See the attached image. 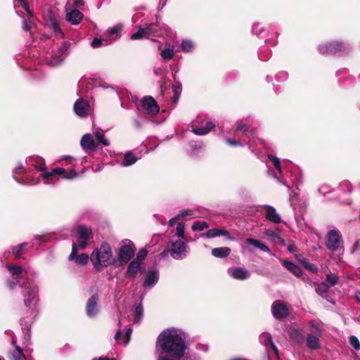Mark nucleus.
<instances>
[{
	"label": "nucleus",
	"mask_w": 360,
	"mask_h": 360,
	"mask_svg": "<svg viewBox=\"0 0 360 360\" xmlns=\"http://www.w3.org/2000/svg\"><path fill=\"white\" fill-rule=\"evenodd\" d=\"M27 167L19 163L13 171V178L22 185H36L41 179L46 185L56 186L59 178L72 180L79 176V174L73 169L66 170L63 167H56L46 172L44 159L38 155H32L26 159Z\"/></svg>",
	"instance_id": "1"
},
{
	"label": "nucleus",
	"mask_w": 360,
	"mask_h": 360,
	"mask_svg": "<svg viewBox=\"0 0 360 360\" xmlns=\"http://www.w3.org/2000/svg\"><path fill=\"white\" fill-rule=\"evenodd\" d=\"M6 269L12 277V281H7L9 289L13 290L17 285L21 288L24 305L28 308L29 314V316L22 319L21 326L22 330H30L32 320L37 315V304L39 301L38 286L33 281L25 278L26 271L21 266L7 264Z\"/></svg>",
	"instance_id": "2"
},
{
	"label": "nucleus",
	"mask_w": 360,
	"mask_h": 360,
	"mask_svg": "<svg viewBox=\"0 0 360 360\" xmlns=\"http://www.w3.org/2000/svg\"><path fill=\"white\" fill-rule=\"evenodd\" d=\"M187 333L177 328H169L162 330L157 338L156 348L163 354L180 359L186 349Z\"/></svg>",
	"instance_id": "3"
},
{
	"label": "nucleus",
	"mask_w": 360,
	"mask_h": 360,
	"mask_svg": "<svg viewBox=\"0 0 360 360\" xmlns=\"http://www.w3.org/2000/svg\"><path fill=\"white\" fill-rule=\"evenodd\" d=\"M94 267L101 271L104 267L118 266V261L114 257L112 248L108 243H102L99 248L94 250L91 255Z\"/></svg>",
	"instance_id": "4"
},
{
	"label": "nucleus",
	"mask_w": 360,
	"mask_h": 360,
	"mask_svg": "<svg viewBox=\"0 0 360 360\" xmlns=\"http://www.w3.org/2000/svg\"><path fill=\"white\" fill-rule=\"evenodd\" d=\"M248 147L251 150V151L259 158L262 162L266 163V167H268V173L270 175L278 181L285 185L287 188H290V185L286 182L283 181L280 179L281 175L282 174L281 171V162L278 158L272 155L268 154L267 155H260L259 149L253 148L252 145L248 143Z\"/></svg>",
	"instance_id": "5"
},
{
	"label": "nucleus",
	"mask_w": 360,
	"mask_h": 360,
	"mask_svg": "<svg viewBox=\"0 0 360 360\" xmlns=\"http://www.w3.org/2000/svg\"><path fill=\"white\" fill-rule=\"evenodd\" d=\"M189 248L184 240L171 241L168 249L164 250L162 255H167L169 253L174 259L180 260L184 259L188 252Z\"/></svg>",
	"instance_id": "6"
},
{
	"label": "nucleus",
	"mask_w": 360,
	"mask_h": 360,
	"mask_svg": "<svg viewBox=\"0 0 360 360\" xmlns=\"http://www.w3.org/2000/svg\"><path fill=\"white\" fill-rule=\"evenodd\" d=\"M134 255V245L131 240H126L119 249L118 266L120 263H128Z\"/></svg>",
	"instance_id": "7"
},
{
	"label": "nucleus",
	"mask_w": 360,
	"mask_h": 360,
	"mask_svg": "<svg viewBox=\"0 0 360 360\" xmlns=\"http://www.w3.org/2000/svg\"><path fill=\"white\" fill-rule=\"evenodd\" d=\"M77 234L78 238L75 243L77 245L78 248L84 249L93 237L91 229L85 226H79L77 228Z\"/></svg>",
	"instance_id": "8"
},
{
	"label": "nucleus",
	"mask_w": 360,
	"mask_h": 360,
	"mask_svg": "<svg viewBox=\"0 0 360 360\" xmlns=\"http://www.w3.org/2000/svg\"><path fill=\"white\" fill-rule=\"evenodd\" d=\"M326 248L333 252L338 250L341 247V235L338 230H330L326 238Z\"/></svg>",
	"instance_id": "9"
},
{
	"label": "nucleus",
	"mask_w": 360,
	"mask_h": 360,
	"mask_svg": "<svg viewBox=\"0 0 360 360\" xmlns=\"http://www.w3.org/2000/svg\"><path fill=\"white\" fill-rule=\"evenodd\" d=\"M348 47L342 43L334 41L321 44L319 51L323 54H335L347 51Z\"/></svg>",
	"instance_id": "10"
},
{
	"label": "nucleus",
	"mask_w": 360,
	"mask_h": 360,
	"mask_svg": "<svg viewBox=\"0 0 360 360\" xmlns=\"http://www.w3.org/2000/svg\"><path fill=\"white\" fill-rule=\"evenodd\" d=\"M70 44L68 41H64L63 44L58 48L56 53L52 58L47 60L46 63L50 66H56L60 65L68 55V51Z\"/></svg>",
	"instance_id": "11"
},
{
	"label": "nucleus",
	"mask_w": 360,
	"mask_h": 360,
	"mask_svg": "<svg viewBox=\"0 0 360 360\" xmlns=\"http://www.w3.org/2000/svg\"><path fill=\"white\" fill-rule=\"evenodd\" d=\"M141 105L143 109L147 114L154 116L160 110V108L152 96H145L141 101Z\"/></svg>",
	"instance_id": "12"
},
{
	"label": "nucleus",
	"mask_w": 360,
	"mask_h": 360,
	"mask_svg": "<svg viewBox=\"0 0 360 360\" xmlns=\"http://www.w3.org/2000/svg\"><path fill=\"white\" fill-rule=\"evenodd\" d=\"M271 312L276 319H281L288 316V307L280 300H276L271 305Z\"/></svg>",
	"instance_id": "13"
},
{
	"label": "nucleus",
	"mask_w": 360,
	"mask_h": 360,
	"mask_svg": "<svg viewBox=\"0 0 360 360\" xmlns=\"http://www.w3.org/2000/svg\"><path fill=\"white\" fill-rule=\"evenodd\" d=\"M90 110L91 108L89 103L83 99L77 100L74 104V111L75 114L81 118L88 117Z\"/></svg>",
	"instance_id": "14"
},
{
	"label": "nucleus",
	"mask_w": 360,
	"mask_h": 360,
	"mask_svg": "<svg viewBox=\"0 0 360 360\" xmlns=\"http://www.w3.org/2000/svg\"><path fill=\"white\" fill-rule=\"evenodd\" d=\"M352 191V186L350 182L347 180L342 181L335 191L337 192L338 198L340 200H342L344 202L350 204L351 200L349 199H342L343 197L349 194Z\"/></svg>",
	"instance_id": "15"
},
{
	"label": "nucleus",
	"mask_w": 360,
	"mask_h": 360,
	"mask_svg": "<svg viewBox=\"0 0 360 360\" xmlns=\"http://www.w3.org/2000/svg\"><path fill=\"white\" fill-rule=\"evenodd\" d=\"M143 271V264H140L136 260H132L127 268L126 276L130 280H134L137 276L138 273Z\"/></svg>",
	"instance_id": "16"
},
{
	"label": "nucleus",
	"mask_w": 360,
	"mask_h": 360,
	"mask_svg": "<svg viewBox=\"0 0 360 360\" xmlns=\"http://www.w3.org/2000/svg\"><path fill=\"white\" fill-rule=\"evenodd\" d=\"M98 296L92 295L87 301L86 305V315L89 318L95 317L98 313Z\"/></svg>",
	"instance_id": "17"
},
{
	"label": "nucleus",
	"mask_w": 360,
	"mask_h": 360,
	"mask_svg": "<svg viewBox=\"0 0 360 360\" xmlns=\"http://www.w3.org/2000/svg\"><path fill=\"white\" fill-rule=\"evenodd\" d=\"M159 280V271L153 268L148 271L143 282V286L148 288H152L155 285Z\"/></svg>",
	"instance_id": "18"
},
{
	"label": "nucleus",
	"mask_w": 360,
	"mask_h": 360,
	"mask_svg": "<svg viewBox=\"0 0 360 360\" xmlns=\"http://www.w3.org/2000/svg\"><path fill=\"white\" fill-rule=\"evenodd\" d=\"M259 342L266 347V350H272L276 356H278V349L273 342L271 335L268 333H263L259 336Z\"/></svg>",
	"instance_id": "19"
},
{
	"label": "nucleus",
	"mask_w": 360,
	"mask_h": 360,
	"mask_svg": "<svg viewBox=\"0 0 360 360\" xmlns=\"http://www.w3.org/2000/svg\"><path fill=\"white\" fill-rule=\"evenodd\" d=\"M77 245L73 243L72 248V252L69 255V259L70 260H75V262L78 264L84 265L86 264L89 261V255L85 253H82L81 255H77Z\"/></svg>",
	"instance_id": "20"
},
{
	"label": "nucleus",
	"mask_w": 360,
	"mask_h": 360,
	"mask_svg": "<svg viewBox=\"0 0 360 360\" xmlns=\"http://www.w3.org/2000/svg\"><path fill=\"white\" fill-rule=\"evenodd\" d=\"M227 271L229 275L236 280L243 281L250 276L249 271L242 267H231Z\"/></svg>",
	"instance_id": "21"
},
{
	"label": "nucleus",
	"mask_w": 360,
	"mask_h": 360,
	"mask_svg": "<svg viewBox=\"0 0 360 360\" xmlns=\"http://www.w3.org/2000/svg\"><path fill=\"white\" fill-rule=\"evenodd\" d=\"M82 148L86 150H95L98 148L96 136H82L80 141Z\"/></svg>",
	"instance_id": "22"
},
{
	"label": "nucleus",
	"mask_w": 360,
	"mask_h": 360,
	"mask_svg": "<svg viewBox=\"0 0 360 360\" xmlns=\"http://www.w3.org/2000/svg\"><path fill=\"white\" fill-rule=\"evenodd\" d=\"M66 20L72 25H78L83 18V14L77 9L66 8Z\"/></svg>",
	"instance_id": "23"
},
{
	"label": "nucleus",
	"mask_w": 360,
	"mask_h": 360,
	"mask_svg": "<svg viewBox=\"0 0 360 360\" xmlns=\"http://www.w3.org/2000/svg\"><path fill=\"white\" fill-rule=\"evenodd\" d=\"M321 335V331L316 328V335L309 334L307 338V345L311 349H317L320 347L319 337Z\"/></svg>",
	"instance_id": "24"
},
{
	"label": "nucleus",
	"mask_w": 360,
	"mask_h": 360,
	"mask_svg": "<svg viewBox=\"0 0 360 360\" xmlns=\"http://www.w3.org/2000/svg\"><path fill=\"white\" fill-rule=\"evenodd\" d=\"M204 236L207 238H212L217 236H225L229 240H234V238L230 236L229 231L221 229H209Z\"/></svg>",
	"instance_id": "25"
},
{
	"label": "nucleus",
	"mask_w": 360,
	"mask_h": 360,
	"mask_svg": "<svg viewBox=\"0 0 360 360\" xmlns=\"http://www.w3.org/2000/svg\"><path fill=\"white\" fill-rule=\"evenodd\" d=\"M266 210V218L267 220L278 224L281 221L280 215L276 212V209L271 205H264Z\"/></svg>",
	"instance_id": "26"
},
{
	"label": "nucleus",
	"mask_w": 360,
	"mask_h": 360,
	"mask_svg": "<svg viewBox=\"0 0 360 360\" xmlns=\"http://www.w3.org/2000/svg\"><path fill=\"white\" fill-rule=\"evenodd\" d=\"M214 124L211 122H207L205 125L200 127L196 126H191V131L196 135H205L211 131V129L214 127Z\"/></svg>",
	"instance_id": "27"
},
{
	"label": "nucleus",
	"mask_w": 360,
	"mask_h": 360,
	"mask_svg": "<svg viewBox=\"0 0 360 360\" xmlns=\"http://www.w3.org/2000/svg\"><path fill=\"white\" fill-rule=\"evenodd\" d=\"M223 141L232 148L243 146L245 144H248L247 142L242 141L238 139L237 136H223Z\"/></svg>",
	"instance_id": "28"
},
{
	"label": "nucleus",
	"mask_w": 360,
	"mask_h": 360,
	"mask_svg": "<svg viewBox=\"0 0 360 360\" xmlns=\"http://www.w3.org/2000/svg\"><path fill=\"white\" fill-rule=\"evenodd\" d=\"M231 253V249L227 247L215 248L212 250V255L217 258H226Z\"/></svg>",
	"instance_id": "29"
},
{
	"label": "nucleus",
	"mask_w": 360,
	"mask_h": 360,
	"mask_svg": "<svg viewBox=\"0 0 360 360\" xmlns=\"http://www.w3.org/2000/svg\"><path fill=\"white\" fill-rule=\"evenodd\" d=\"M283 264L285 268L296 276L301 277L302 276V270L300 266L288 261H284Z\"/></svg>",
	"instance_id": "30"
},
{
	"label": "nucleus",
	"mask_w": 360,
	"mask_h": 360,
	"mask_svg": "<svg viewBox=\"0 0 360 360\" xmlns=\"http://www.w3.org/2000/svg\"><path fill=\"white\" fill-rule=\"evenodd\" d=\"M12 345L15 347V351L11 354L12 360H26L25 356L22 352V349L17 345L16 340L13 338L12 339Z\"/></svg>",
	"instance_id": "31"
},
{
	"label": "nucleus",
	"mask_w": 360,
	"mask_h": 360,
	"mask_svg": "<svg viewBox=\"0 0 360 360\" xmlns=\"http://www.w3.org/2000/svg\"><path fill=\"white\" fill-rule=\"evenodd\" d=\"M246 243H247V244L253 245L254 247L261 250L262 251H263L264 252H270V249L266 245H264L263 243H262L261 241H259L257 239L248 238L246 240Z\"/></svg>",
	"instance_id": "32"
},
{
	"label": "nucleus",
	"mask_w": 360,
	"mask_h": 360,
	"mask_svg": "<svg viewBox=\"0 0 360 360\" xmlns=\"http://www.w3.org/2000/svg\"><path fill=\"white\" fill-rule=\"evenodd\" d=\"M137 160L138 158L131 151H128L124 155L122 165L129 167L134 165Z\"/></svg>",
	"instance_id": "33"
},
{
	"label": "nucleus",
	"mask_w": 360,
	"mask_h": 360,
	"mask_svg": "<svg viewBox=\"0 0 360 360\" xmlns=\"http://www.w3.org/2000/svg\"><path fill=\"white\" fill-rule=\"evenodd\" d=\"M132 330L131 327H129L126 329L125 333L123 334L121 330H119L117 332V333L115 335V339L116 340H119L120 338L123 337V342L124 345H126L129 343L130 340V336L131 335Z\"/></svg>",
	"instance_id": "34"
},
{
	"label": "nucleus",
	"mask_w": 360,
	"mask_h": 360,
	"mask_svg": "<svg viewBox=\"0 0 360 360\" xmlns=\"http://www.w3.org/2000/svg\"><path fill=\"white\" fill-rule=\"evenodd\" d=\"M339 280V277L337 274L329 273L326 274V280L323 283L330 288L335 286Z\"/></svg>",
	"instance_id": "35"
},
{
	"label": "nucleus",
	"mask_w": 360,
	"mask_h": 360,
	"mask_svg": "<svg viewBox=\"0 0 360 360\" xmlns=\"http://www.w3.org/2000/svg\"><path fill=\"white\" fill-rule=\"evenodd\" d=\"M289 336L291 340L297 343H301L304 340V336L295 328H291L290 330Z\"/></svg>",
	"instance_id": "36"
},
{
	"label": "nucleus",
	"mask_w": 360,
	"mask_h": 360,
	"mask_svg": "<svg viewBox=\"0 0 360 360\" xmlns=\"http://www.w3.org/2000/svg\"><path fill=\"white\" fill-rule=\"evenodd\" d=\"M189 148L188 149V152L191 154V155H197L198 152L202 148V143L199 141H191L189 143Z\"/></svg>",
	"instance_id": "37"
},
{
	"label": "nucleus",
	"mask_w": 360,
	"mask_h": 360,
	"mask_svg": "<svg viewBox=\"0 0 360 360\" xmlns=\"http://www.w3.org/2000/svg\"><path fill=\"white\" fill-rule=\"evenodd\" d=\"M176 236L179 238V240H184L187 241L185 236V226L182 222H179L177 224L176 228Z\"/></svg>",
	"instance_id": "38"
},
{
	"label": "nucleus",
	"mask_w": 360,
	"mask_h": 360,
	"mask_svg": "<svg viewBox=\"0 0 360 360\" xmlns=\"http://www.w3.org/2000/svg\"><path fill=\"white\" fill-rule=\"evenodd\" d=\"M134 313V323H136L139 322L143 317V307H142L141 304H139L137 306H136Z\"/></svg>",
	"instance_id": "39"
},
{
	"label": "nucleus",
	"mask_w": 360,
	"mask_h": 360,
	"mask_svg": "<svg viewBox=\"0 0 360 360\" xmlns=\"http://www.w3.org/2000/svg\"><path fill=\"white\" fill-rule=\"evenodd\" d=\"M209 227V225L205 221H195L192 225V230L193 231H203L205 229H207Z\"/></svg>",
	"instance_id": "40"
},
{
	"label": "nucleus",
	"mask_w": 360,
	"mask_h": 360,
	"mask_svg": "<svg viewBox=\"0 0 360 360\" xmlns=\"http://www.w3.org/2000/svg\"><path fill=\"white\" fill-rule=\"evenodd\" d=\"M174 55V51L172 49L169 48V46L167 49L162 50L160 53L161 57L164 60H171L173 58Z\"/></svg>",
	"instance_id": "41"
},
{
	"label": "nucleus",
	"mask_w": 360,
	"mask_h": 360,
	"mask_svg": "<svg viewBox=\"0 0 360 360\" xmlns=\"http://www.w3.org/2000/svg\"><path fill=\"white\" fill-rule=\"evenodd\" d=\"M75 161V158L70 155H63L62 156L59 160L58 162H65L64 163H62L64 166L71 165L74 166L73 162Z\"/></svg>",
	"instance_id": "42"
},
{
	"label": "nucleus",
	"mask_w": 360,
	"mask_h": 360,
	"mask_svg": "<svg viewBox=\"0 0 360 360\" xmlns=\"http://www.w3.org/2000/svg\"><path fill=\"white\" fill-rule=\"evenodd\" d=\"M194 49L193 43L191 40L184 39L181 42V49L185 52L191 51Z\"/></svg>",
	"instance_id": "43"
},
{
	"label": "nucleus",
	"mask_w": 360,
	"mask_h": 360,
	"mask_svg": "<svg viewBox=\"0 0 360 360\" xmlns=\"http://www.w3.org/2000/svg\"><path fill=\"white\" fill-rule=\"evenodd\" d=\"M173 92L174 94V102H176L180 96L181 92V85L180 82H176L172 86Z\"/></svg>",
	"instance_id": "44"
},
{
	"label": "nucleus",
	"mask_w": 360,
	"mask_h": 360,
	"mask_svg": "<svg viewBox=\"0 0 360 360\" xmlns=\"http://www.w3.org/2000/svg\"><path fill=\"white\" fill-rule=\"evenodd\" d=\"M328 289L329 288L323 282L317 284L315 288L316 292L321 296H323V295L328 292Z\"/></svg>",
	"instance_id": "45"
},
{
	"label": "nucleus",
	"mask_w": 360,
	"mask_h": 360,
	"mask_svg": "<svg viewBox=\"0 0 360 360\" xmlns=\"http://www.w3.org/2000/svg\"><path fill=\"white\" fill-rule=\"evenodd\" d=\"M145 32H146V30H143V28H139L136 32L134 33L131 36V39L133 40H136V39H141L142 38H146V37H147V36H146V34L145 33Z\"/></svg>",
	"instance_id": "46"
},
{
	"label": "nucleus",
	"mask_w": 360,
	"mask_h": 360,
	"mask_svg": "<svg viewBox=\"0 0 360 360\" xmlns=\"http://www.w3.org/2000/svg\"><path fill=\"white\" fill-rule=\"evenodd\" d=\"M147 255V250L145 249H141L139 251L136 255V257L133 260H136L137 262L140 264H143V262Z\"/></svg>",
	"instance_id": "47"
},
{
	"label": "nucleus",
	"mask_w": 360,
	"mask_h": 360,
	"mask_svg": "<svg viewBox=\"0 0 360 360\" xmlns=\"http://www.w3.org/2000/svg\"><path fill=\"white\" fill-rule=\"evenodd\" d=\"M25 245H27V243H24L18 246L14 247L12 249V253L15 255L16 258H18L21 256L22 249Z\"/></svg>",
	"instance_id": "48"
},
{
	"label": "nucleus",
	"mask_w": 360,
	"mask_h": 360,
	"mask_svg": "<svg viewBox=\"0 0 360 360\" xmlns=\"http://www.w3.org/2000/svg\"><path fill=\"white\" fill-rule=\"evenodd\" d=\"M158 25L157 24L151 23L146 27L143 28V30H146L145 33L146 34V36L148 37L150 34L155 33L158 31Z\"/></svg>",
	"instance_id": "49"
},
{
	"label": "nucleus",
	"mask_w": 360,
	"mask_h": 360,
	"mask_svg": "<svg viewBox=\"0 0 360 360\" xmlns=\"http://www.w3.org/2000/svg\"><path fill=\"white\" fill-rule=\"evenodd\" d=\"M349 344L356 349H360V342L356 336L352 335L349 337Z\"/></svg>",
	"instance_id": "50"
},
{
	"label": "nucleus",
	"mask_w": 360,
	"mask_h": 360,
	"mask_svg": "<svg viewBox=\"0 0 360 360\" xmlns=\"http://www.w3.org/2000/svg\"><path fill=\"white\" fill-rule=\"evenodd\" d=\"M178 217H195L194 212L191 210H184L181 211L178 214Z\"/></svg>",
	"instance_id": "51"
},
{
	"label": "nucleus",
	"mask_w": 360,
	"mask_h": 360,
	"mask_svg": "<svg viewBox=\"0 0 360 360\" xmlns=\"http://www.w3.org/2000/svg\"><path fill=\"white\" fill-rule=\"evenodd\" d=\"M120 30H121V26L117 25V26L110 28L108 30V32H109L110 35H111V36L115 35V37H117L118 35V33L120 32Z\"/></svg>",
	"instance_id": "52"
},
{
	"label": "nucleus",
	"mask_w": 360,
	"mask_h": 360,
	"mask_svg": "<svg viewBox=\"0 0 360 360\" xmlns=\"http://www.w3.org/2000/svg\"><path fill=\"white\" fill-rule=\"evenodd\" d=\"M50 26L52 28L53 31L56 32L61 33L60 28L59 27L58 23L56 20H51Z\"/></svg>",
	"instance_id": "53"
},
{
	"label": "nucleus",
	"mask_w": 360,
	"mask_h": 360,
	"mask_svg": "<svg viewBox=\"0 0 360 360\" xmlns=\"http://www.w3.org/2000/svg\"><path fill=\"white\" fill-rule=\"evenodd\" d=\"M97 138L98 146H99L101 144L103 146H108L110 142L105 136H96Z\"/></svg>",
	"instance_id": "54"
},
{
	"label": "nucleus",
	"mask_w": 360,
	"mask_h": 360,
	"mask_svg": "<svg viewBox=\"0 0 360 360\" xmlns=\"http://www.w3.org/2000/svg\"><path fill=\"white\" fill-rule=\"evenodd\" d=\"M263 30L259 23H255L252 25V32L255 34L259 35Z\"/></svg>",
	"instance_id": "55"
},
{
	"label": "nucleus",
	"mask_w": 360,
	"mask_h": 360,
	"mask_svg": "<svg viewBox=\"0 0 360 360\" xmlns=\"http://www.w3.org/2000/svg\"><path fill=\"white\" fill-rule=\"evenodd\" d=\"M265 235L273 240L279 238L278 236L276 234V233L271 230V229H266L264 232Z\"/></svg>",
	"instance_id": "56"
},
{
	"label": "nucleus",
	"mask_w": 360,
	"mask_h": 360,
	"mask_svg": "<svg viewBox=\"0 0 360 360\" xmlns=\"http://www.w3.org/2000/svg\"><path fill=\"white\" fill-rule=\"evenodd\" d=\"M18 2L20 4V6L27 12V13L32 17V13L29 8L28 4L25 1V0H18Z\"/></svg>",
	"instance_id": "57"
},
{
	"label": "nucleus",
	"mask_w": 360,
	"mask_h": 360,
	"mask_svg": "<svg viewBox=\"0 0 360 360\" xmlns=\"http://www.w3.org/2000/svg\"><path fill=\"white\" fill-rule=\"evenodd\" d=\"M32 22L31 20L29 19L28 20H23V23H22V28L25 31H28L31 29L32 27Z\"/></svg>",
	"instance_id": "58"
},
{
	"label": "nucleus",
	"mask_w": 360,
	"mask_h": 360,
	"mask_svg": "<svg viewBox=\"0 0 360 360\" xmlns=\"http://www.w3.org/2000/svg\"><path fill=\"white\" fill-rule=\"evenodd\" d=\"M91 46L94 48L99 47L102 44V40L101 39L95 38L91 43Z\"/></svg>",
	"instance_id": "59"
},
{
	"label": "nucleus",
	"mask_w": 360,
	"mask_h": 360,
	"mask_svg": "<svg viewBox=\"0 0 360 360\" xmlns=\"http://www.w3.org/2000/svg\"><path fill=\"white\" fill-rule=\"evenodd\" d=\"M360 250V240H358L352 248L351 252L355 253Z\"/></svg>",
	"instance_id": "60"
},
{
	"label": "nucleus",
	"mask_w": 360,
	"mask_h": 360,
	"mask_svg": "<svg viewBox=\"0 0 360 360\" xmlns=\"http://www.w3.org/2000/svg\"><path fill=\"white\" fill-rule=\"evenodd\" d=\"M237 131H240L243 133L247 132V127L245 124H242L241 123H238L236 127Z\"/></svg>",
	"instance_id": "61"
},
{
	"label": "nucleus",
	"mask_w": 360,
	"mask_h": 360,
	"mask_svg": "<svg viewBox=\"0 0 360 360\" xmlns=\"http://www.w3.org/2000/svg\"><path fill=\"white\" fill-rule=\"evenodd\" d=\"M84 3L83 0H75L74 2V6L77 8H81L82 6H84Z\"/></svg>",
	"instance_id": "62"
},
{
	"label": "nucleus",
	"mask_w": 360,
	"mask_h": 360,
	"mask_svg": "<svg viewBox=\"0 0 360 360\" xmlns=\"http://www.w3.org/2000/svg\"><path fill=\"white\" fill-rule=\"evenodd\" d=\"M288 77V75L286 72H281L278 75H277L276 78L278 80H285Z\"/></svg>",
	"instance_id": "63"
},
{
	"label": "nucleus",
	"mask_w": 360,
	"mask_h": 360,
	"mask_svg": "<svg viewBox=\"0 0 360 360\" xmlns=\"http://www.w3.org/2000/svg\"><path fill=\"white\" fill-rule=\"evenodd\" d=\"M158 360H179V359H176L173 357L170 358L167 356L160 355Z\"/></svg>",
	"instance_id": "64"
}]
</instances>
